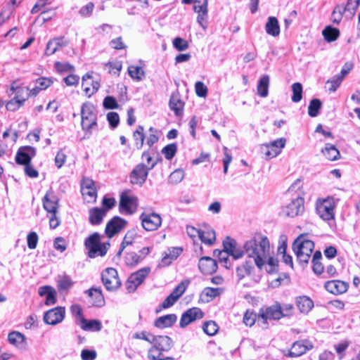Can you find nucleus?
I'll use <instances>...</instances> for the list:
<instances>
[{
	"label": "nucleus",
	"instance_id": "nucleus-36",
	"mask_svg": "<svg viewBox=\"0 0 360 360\" xmlns=\"http://www.w3.org/2000/svg\"><path fill=\"white\" fill-rule=\"evenodd\" d=\"M269 77L264 75L260 78L257 84V93L261 97H266L269 93Z\"/></svg>",
	"mask_w": 360,
	"mask_h": 360
},
{
	"label": "nucleus",
	"instance_id": "nucleus-26",
	"mask_svg": "<svg viewBox=\"0 0 360 360\" xmlns=\"http://www.w3.org/2000/svg\"><path fill=\"white\" fill-rule=\"evenodd\" d=\"M169 108L176 116L182 115L184 103L178 92L172 93L169 99Z\"/></svg>",
	"mask_w": 360,
	"mask_h": 360
},
{
	"label": "nucleus",
	"instance_id": "nucleus-22",
	"mask_svg": "<svg viewBox=\"0 0 360 360\" xmlns=\"http://www.w3.org/2000/svg\"><path fill=\"white\" fill-rule=\"evenodd\" d=\"M58 199L54 193L49 191L43 198V207L49 214L56 213L58 206Z\"/></svg>",
	"mask_w": 360,
	"mask_h": 360
},
{
	"label": "nucleus",
	"instance_id": "nucleus-49",
	"mask_svg": "<svg viewBox=\"0 0 360 360\" xmlns=\"http://www.w3.org/2000/svg\"><path fill=\"white\" fill-rule=\"evenodd\" d=\"M343 9V5H338L333 9L331 15V20L335 24H339L342 18L343 14L345 13Z\"/></svg>",
	"mask_w": 360,
	"mask_h": 360
},
{
	"label": "nucleus",
	"instance_id": "nucleus-47",
	"mask_svg": "<svg viewBox=\"0 0 360 360\" xmlns=\"http://www.w3.org/2000/svg\"><path fill=\"white\" fill-rule=\"evenodd\" d=\"M202 330L209 336H212L217 333L219 326L214 321H208L204 323Z\"/></svg>",
	"mask_w": 360,
	"mask_h": 360
},
{
	"label": "nucleus",
	"instance_id": "nucleus-33",
	"mask_svg": "<svg viewBox=\"0 0 360 360\" xmlns=\"http://www.w3.org/2000/svg\"><path fill=\"white\" fill-rule=\"evenodd\" d=\"M53 83V79L47 77H41L35 81V86L30 91L33 95H37L39 91L46 89Z\"/></svg>",
	"mask_w": 360,
	"mask_h": 360
},
{
	"label": "nucleus",
	"instance_id": "nucleus-18",
	"mask_svg": "<svg viewBox=\"0 0 360 360\" xmlns=\"http://www.w3.org/2000/svg\"><path fill=\"white\" fill-rule=\"evenodd\" d=\"M313 348V345L307 340L295 342L287 356L290 357L300 356Z\"/></svg>",
	"mask_w": 360,
	"mask_h": 360
},
{
	"label": "nucleus",
	"instance_id": "nucleus-3",
	"mask_svg": "<svg viewBox=\"0 0 360 360\" xmlns=\"http://www.w3.org/2000/svg\"><path fill=\"white\" fill-rule=\"evenodd\" d=\"M153 346L148 351V358L152 360L159 359L163 352L169 351L172 345V340L167 335L151 336Z\"/></svg>",
	"mask_w": 360,
	"mask_h": 360
},
{
	"label": "nucleus",
	"instance_id": "nucleus-60",
	"mask_svg": "<svg viewBox=\"0 0 360 360\" xmlns=\"http://www.w3.org/2000/svg\"><path fill=\"white\" fill-rule=\"evenodd\" d=\"M264 264H267L269 267V269H267L268 272L272 273L276 271L278 266V260L271 256L270 251L268 252L267 259H266L264 262Z\"/></svg>",
	"mask_w": 360,
	"mask_h": 360
},
{
	"label": "nucleus",
	"instance_id": "nucleus-2",
	"mask_svg": "<svg viewBox=\"0 0 360 360\" xmlns=\"http://www.w3.org/2000/svg\"><path fill=\"white\" fill-rule=\"evenodd\" d=\"M82 128L89 134L97 127V110L95 106L90 103H84L81 109Z\"/></svg>",
	"mask_w": 360,
	"mask_h": 360
},
{
	"label": "nucleus",
	"instance_id": "nucleus-50",
	"mask_svg": "<svg viewBox=\"0 0 360 360\" xmlns=\"http://www.w3.org/2000/svg\"><path fill=\"white\" fill-rule=\"evenodd\" d=\"M143 131V127L142 126H139L133 134L135 143L139 148H141L143 145L145 139Z\"/></svg>",
	"mask_w": 360,
	"mask_h": 360
},
{
	"label": "nucleus",
	"instance_id": "nucleus-29",
	"mask_svg": "<svg viewBox=\"0 0 360 360\" xmlns=\"http://www.w3.org/2000/svg\"><path fill=\"white\" fill-rule=\"evenodd\" d=\"M89 220L92 225L100 224L106 214V210L103 208L94 207L89 211Z\"/></svg>",
	"mask_w": 360,
	"mask_h": 360
},
{
	"label": "nucleus",
	"instance_id": "nucleus-31",
	"mask_svg": "<svg viewBox=\"0 0 360 360\" xmlns=\"http://www.w3.org/2000/svg\"><path fill=\"white\" fill-rule=\"evenodd\" d=\"M266 32L272 36L278 37L280 34V26L276 17H269L265 25Z\"/></svg>",
	"mask_w": 360,
	"mask_h": 360
},
{
	"label": "nucleus",
	"instance_id": "nucleus-54",
	"mask_svg": "<svg viewBox=\"0 0 360 360\" xmlns=\"http://www.w3.org/2000/svg\"><path fill=\"white\" fill-rule=\"evenodd\" d=\"M128 72L130 77L133 79L140 81L144 75V72L141 67L139 66H129Z\"/></svg>",
	"mask_w": 360,
	"mask_h": 360
},
{
	"label": "nucleus",
	"instance_id": "nucleus-42",
	"mask_svg": "<svg viewBox=\"0 0 360 360\" xmlns=\"http://www.w3.org/2000/svg\"><path fill=\"white\" fill-rule=\"evenodd\" d=\"M25 101V98H19L18 95L8 101L6 104V109L10 111H15L18 110Z\"/></svg>",
	"mask_w": 360,
	"mask_h": 360
},
{
	"label": "nucleus",
	"instance_id": "nucleus-64",
	"mask_svg": "<svg viewBox=\"0 0 360 360\" xmlns=\"http://www.w3.org/2000/svg\"><path fill=\"white\" fill-rule=\"evenodd\" d=\"M72 285V282L70 277L63 276L58 280V288L59 290H68Z\"/></svg>",
	"mask_w": 360,
	"mask_h": 360
},
{
	"label": "nucleus",
	"instance_id": "nucleus-5",
	"mask_svg": "<svg viewBox=\"0 0 360 360\" xmlns=\"http://www.w3.org/2000/svg\"><path fill=\"white\" fill-rule=\"evenodd\" d=\"M86 248L88 250L89 257L94 258L98 256H104L107 252V248L104 244L100 243V236L98 233L90 235L84 242Z\"/></svg>",
	"mask_w": 360,
	"mask_h": 360
},
{
	"label": "nucleus",
	"instance_id": "nucleus-41",
	"mask_svg": "<svg viewBox=\"0 0 360 360\" xmlns=\"http://www.w3.org/2000/svg\"><path fill=\"white\" fill-rule=\"evenodd\" d=\"M135 235H136V233H135L134 231H129L127 232V233L123 239V241L121 243L120 250L117 253V256L120 257L122 255V252L124 250V248L127 246L130 245L133 243Z\"/></svg>",
	"mask_w": 360,
	"mask_h": 360
},
{
	"label": "nucleus",
	"instance_id": "nucleus-34",
	"mask_svg": "<svg viewBox=\"0 0 360 360\" xmlns=\"http://www.w3.org/2000/svg\"><path fill=\"white\" fill-rule=\"evenodd\" d=\"M321 152L323 155L330 161L338 160L340 155L339 150L335 148V146L330 143H326L324 148L322 149Z\"/></svg>",
	"mask_w": 360,
	"mask_h": 360
},
{
	"label": "nucleus",
	"instance_id": "nucleus-4",
	"mask_svg": "<svg viewBox=\"0 0 360 360\" xmlns=\"http://www.w3.org/2000/svg\"><path fill=\"white\" fill-rule=\"evenodd\" d=\"M283 317L281 304L276 303L265 309H261L258 314L257 323L262 328L268 327V320H279Z\"/></svg>",
	"mask_w": 360,
	"mask_h": 360
},
{
	"label": "nucleus",
	"instance_id": "nucleus-32",
	"mask_svg": "<svg viewBox=\"0 0 360 360\" xmlns=\"http://www.w3.org/2000/svg\"><path fill=\"white\" fill-rule=\"evenodd\" d=\"M296 306L301 313L307 314L314 307V302L307 296H300L296 299Z\"/></svg>",
	"mask_w": 360,
	"mask_h": 360
},
{
	"label": "nucleus",
	"instance_id": "nucleus-20",
	"mask_svg": "<svg viewBox=\"0 0 360 360\" xmlns=\"http://www.w3.org/2000/svg\"><path fill=\"white\" fill-rule=\"evenodd\" d=\"M69 41L64 37L54 38L50 40L45 49V54L51 56L55 53L58 50L65 47L68 45Z\"/></svg>",
	"mask_w": 360,
	"mask_h": 360
},
{
	"label": "nucleus",
	"instance_id": "nucleus-12",
	"mask_svg": "<svg viewBox=\"0 0 360 360\" xmlns=\"http://www.w3.org/2000/svg\"><path fill=\"white\" fill-rule=\"evenodd\" d=\"M65 309L63 307H56L44 313L43 319L45 323L55 326L62 322L65 318Z\"/></svg>",
	"mask_w": 360,
	"mask_h": 360
},
{
	"label": "nucleus",
	"instance_id": "nucleus-11",
	"mask_svg": "<svg viewBox=\"0 0 360 360\" xmlns=\"http://www.w3.org/2000/svg\"><path fill=\"white\" fill-rule=\"evenodd\" d=\"M304 198L297 197L287 205L283 207L282 213L289 217H295L302 214L304 210Z\"/></svg>",
	"mask_w": 360,
	"mask_h": 360
},
{
	"label": "nucleus",
	"instance_id": "nucleus-27",
	"mask_svg": "<svg viewBox=\"0 0 360 360\" xmlns=\"http://www.w3.org/2000/svg\"><path fill=\"white\" fill-rule=\"evenodd\" d=\"M86 293H87L92 300V305L101 307L105 304V299L100 288H91V289L86 290Z\"/></svg>",
	"mask_w": 360,
	"mask_h": 360
},
{
	"label": "nucleus",
	"instance_id": "nucleus-25",
	"mask_svg": "<svg viewBox=\"0 0 360 360\" xmlns=\"http://www.w3.org/2000/svg\"><path fill=\"white\" fill-rule=\"evenodd\" d=\"M78 326L85 331L98 332L102 329V323L97 319L82 318Z\"/></svg>",
	"mask_w": 360,
	"mask_h": 360
},
{
	"label": "nucleus",
	"instance_id": "nucleus-63",
	"mask_svg": "<svg viewBox=\"0 0 360 360\" xmlns=\"http://www.w3.org/2000/svg\"><path fill=\"white\" fill-rule=\"evenodd\" d=\"M196 94L199 97H205L207 94V88L202 82H197L195 84Z\"/></svg>",
	"mask_w": 360,
	"mask_h": 360
},
{
	"label": "nucleus",
	"instance_id": "nucleus-53",
	"mask_svg": "<svg viewBox=\"0 0 360 360\" xmlns=\"http://www.w3.org/2000/svg\"><path fill=\"white\" fill-rule=\"evenodd\" d=\"M177 146L175 143L168 144L162 149V153L167 160H171L175 155Z\"/></svg>",
	"mask_w": 360,
	"mask_h": 360
},
{
	"label": "nucleus",
	"instance_id": "nucleus-43",
	"mask_svg": "<svg viewBox=\"0 0 360 360\" xmlns=\"http://www.w3.org/2000/svg\"><path fill=\"white\" fill-rule=\"evenodd\" d=\"M8 340L11 344L20 346L25 342V336L20 332L13 331L8 334Z\"/></svg>",
	"mask_w": 360,
	"mask_h": 360
},
{
	"label": "nucleus",
	"instance_id": "nucleus-57",
	"mask_svg": "<svg viewBox=\"0 0 360 360\" xmlns=\"http://www.w3.org/2000/svg\"><path fill=\"white\" fill-rule=\"evenodd\" d=\"M258 314L252 311H247L243 316V323L248 326H252L257 321Z\"/></svg>",
	"mask_w": 360,
	"mask_h": 360
},
{
	"label": "nucleus",
	"instance_id": "nucleus-15",
	"mask_svg": "<svg viewBox=\"0 0 360 360\" xmlns=\"http://www.w3.org/2000/svg\"><path fill=\"white\" fill-rule=\"evenodd\" d=\"M204 313L200 308L193 307L189 309L182 314L179 323L180 327L184 328L193 321L202 319Z\"/></svg>",
	"mask_w": 360,
	"mask_h": 360
},
{
	"label": "nucleus",
	"instance_id": "nucleus-13",
	"mask_svg": "<svg viewBox=\"0 0 360 360\" xmlns=\"http://www.w3.org/2000/svg\"><path fill=\"white\" fill-rule=\"evenodd\" d=\"M223 247L226 252L234 260L240 259L245 255V249L239 247L237 242L230 237H226L223 241Z\"/></svg>",
	"mask_w": 360,
	"mask_h": 360
},
{
	"label": "nucleus",
	"instance_id": "nucleus-16",
	"mask_svg": "<svg viewBox=\"0 0 360 360\" xmlns=\"http://www.w3.org/2000/svg\"><path fill=\"white\" fill-rule=\"evenodd\" d=\"M314 248V242L304 239L302 236H299L292 244V249L295 253L311 255Z\"/></svg>",
	"mask_w": 360,
	"mask_h": 360
},
{
	"label": "nucleus",
	"instance_id": "nucleus-55",
	"mask_svg": "<svg viewBox=\"0 0 360 360\" xmlns=\"http://www.w3.org/2000/svg\"><path fill=\"white\" fill-rule=\"evenodd\" d=\"M174 47L179 51H184L188 49V43L186 40L181 37H176L172 41Z\"/></svg>",
	"mask_w": 360,
	"mask_h": 360
},
{
	"label": "nucleus",
	"instance_id": "nucleus-19",
	"mask_svg": "<svg viewBox=\"0 0 360 360\" xmlns=\"http://www.w3.org/2000/svg\"><path fill=\"white\" fill-rule=\"evenodd\" d=\"M82 86L84 91L88 97L95 94L100 87V83L93 79L92 75L89 72L82 77Z\"/></svg>",
	"mask_w": 360,
	"mask_h": 360
},
{
	"label": "nucleus",
	"instance_id": "nucleus-51",
	"mask_svg": "<svg viewBox=\"0 0 360 360\" xmlns=\"http://www.w3.org/2000/svg\"><path fill=\"white\" fill-rule=\"evenodd\" d=\"M184 177V172L182 169H176L169 176L168 181L172 184L180 183Z\"/></svg>",
	"mask_w": 360,
	"mask_h": 360
},
{
	"label": "nucleus",
	"instance_id": "nucleus-40",
	"mask_svg": "<svg viewBox=\"0 0 360 360\" xmlns=\"http://www.w3.org/2000/svg\"><path fill=\"white\" fill-rule=\"evenodd\" d=\"M190 281L188 280L182 281L170 293L174 299L177 301L179 297L184 293L187 287L188 286Z\"/></svg>",
	"mask_w": 360,
	"mask_h": 360
},
{
	"label": "nucleus",
	"instance_id": "nucleus-9",
	"mask_svg": "<svg viewBox=\"0 0 360 360\" xmlns=\"http://www.w3.org/2000/svg\"><path fill=\"white\" fill-rule=\"evenodd\" d=\"M155 165L156 162L152 163L150 167L142 163L137 165L130 173L131 184L142 186L147 179L149 170L152 169Z\"/></svg>",
	"mask_w": 360,
	"mask_h": 360
},
{
	"label": "nucleus",
	"instance_id": "nucleus-14",
	"mask_svg": "<svg viewBox=\"0 0 360 360\" xmlns=\"http://www.w3.org/2000/svg\"><path fill=\"white\" fill-rule=\"evenodd\" d=\"M150 272V267H144L131 274L127 281V289L134 290Z\"/></svg>",
	"mask_w": 360,
	"mask_h": 360
},
{
	"label": "nucleus",
	"instance_id": "nucleus-37",
	"mask_svg": "<svg viewBox=\"0 0 360 360\" xmlns=\"http://www.w3.org/2000/svg\"><path fill=\"white\" fill-rule=\"evenodd\" d=\"M322 34L327 41L331 42L335 41L338 38L340 35V30L338 28L328 25L322 31Z\"/></svg>",
	"mask_w": 360,
	"mask_h": 360
},
{
	"label": "nucleus",
	"instance_id": "nucleus-28",
	"mask_svg": "<svg viewBox=\"0 0 360 360\" xmlns=\"http://www.w3.org/2000/svg\"><path fill=\"white\" fill-rule=\"evenodd\" d=\"M287 238L285 236H281L280 237L279 243L280 245L278 248V255H282L283 262L289 265L292 269L293 268L292 258L290 255L286 254Z\"/></svg>",
	"mask_w": 360,
	"mask_h": 360
},
{
	"label": "nucleus",
	"instance_id": "nucleus-10",
	"mask_svg": "<svg viewBox=\"0 0 360 360\" xmlns=\"http://www.w3.org/2000/svg\"><path fill=\"white\" fill-rule=\"evenodd\" d=\"M143 228L147 231L157 230L162 224V218L160 214L152 213H143L140 216Z\"/></svg>",
	"mask_w": 360,
	"mask_h": 360
},
{
	"label": "nucleus",
	"instance_id": "nucleus-35",
	"mask_svg": "<svg viewBox=\"0 0 360 360\" xmlns=\"http://www.w3.org/2000/svg\"><path fill=\"white\" fill-rule=\"evenodd\" d=\"M199 238L205 244L212 245L214 244L216 239L215 232L213 229H207V230H201Z\"/></svg>",
	"mask_w": 360,
	"mask_h": 360
},
{
	"label": "nucleus",
	"instance_id": "nucleus-7",
	"mask_svg": "<svg viewBox=\"0 0 360 360\" xmlns=\"http://www.w3.org/2000/svg\"><path fill=\"white\" fill-rule=\"evenodd\" d=\"M138 207V198L130 194L129 191H125L120 195L119 209L121 213L133 214Z\"/></svg>",
	"mask_w": 360,
	"mask_h": 360
},
{
	"label": "nucleus",
	"instance_id": "nucleus-46",
	"mask_svg": "<svg viewBox=\"0 0 360 360\" xmlns=\"http://www.w3.org/2000/svg\"><path fill=\"white\" fill-rule=\"evenodd\" d=\"M321 108V102L317 98H314L310 101L308 107V113L309 116L314 117L319 115V111Z\"/></svg>",
	"mask_w": 360,
	"mask_h": 360
},
{
	"label": "nucleus",
	"instance_id": "nucleus-23",
	"mask_svg": "<svg viewBox=\"0 0 360 360\" xmlns=\"http://www.w3.org/2000/svg\"><path fill=\"white\" fill-rule=\"evenodd\" d=\"M285 139L281 138L273 142L270 143L269 145L266 146V151L265 155L268 158H272L277 156L281 151V149L285 147Z\"/></svg>",
	"mask_w": 360,
	"mask_h": 360
},
{
	"label": "nucleus",
	"instance_id": "nucleus-39",
	"mask_svg": "<svg viewBox=\"0 0 360 360\" xmlns=\"http://www.w3.org/2000/svg\"><path fill=\"white\" fill-rule=\"evenodd\" d=\"M360 4V0H347L346 6L343 5V9L347 17L352 18Z\"/></svg>",
	"mask_w": 360,
	"mask_h": 360
},
{
	"label": "nucleus",
	"instance_id": "nucleus-21",
	"mask_svg": "<svg viewBox=\"0 0 360 360\" xmlns=\"http://www.w3.org/2000/svg\"><path fill=\"white\" fill-rule=\"evenodd\" d=\"M200 271L204 274H212L217 269V262L210 257H202L198 263Z\"/></svg>",
	"mask_w": 360,
	"mask_h": 360
},
{
	"label": "nucleus",
	"instance_id": "nucleus-1",
	"mask_svg": "<svg viewBox=\"0 0 360 360\" xmlns=\"http://www.w3.org/2000/svg\"><path fill=\"white\" fill-rule=\"evenodd\" d=\"M245 255L259 269H262L264 262L267 259L268 252L270 250L269 241L267 237L257 235L247 240L244 245Z\"/></svg>",
	"mask_w": 360,
	"mask_h": 360
},
{
	"label": "nucleus",
	"instance_id": "nucleus-52",
	"mask_svg": "<svg viewBox=\"0 0 360 360\" xmlns=\"http://www.w3.org/2000/svg\"><path fill=\"white\" fill-rule=\"evenodd\" d=\"M140 258L137 253L134 252H129L124 257V262L128 266H134L141 262Z\"/></svg>",
	"mask_w": 360,
	"mask_h": 360
},
{
	"label": "nucleus",
	"instance_id": "nucleus-45",
	"mask_svg": "<svg viewBox=\"0 0 360 360\" xmlns=\"http://www.w3.org/2000/svg\"><path fill=\"white\" fill-rule=\"evenodd\" d=\"M82 193L88 202H94L96 199L97 192L95 187H84L82 188Z\"/></svg>",
	"mask_w": 360,
	"mask_h": 360
},
{
	"label": "nucleus",
	"instance_id": "nucleus-38",
	"mask_svg": "<svg viewBox=\"0 0 360 360\" xmlns=\"http://www.w3.org/2000/svg\"><path fill=\"white\" fill-rule=\"evenodd\" d=\"M252 261H246L245 263L236 269V275L239 279L243 278L245 276L251 274L253 269Z\"/></svg>",
	"mask_w": 360,
	"mask_h": 360
},
{
	"label": "nucleus",
	"instance_id": "nucleus-56",
	"mask_svg": "<svg viewBox=\"0 0 360 360\" xmlns=\"http://www.w3.org/2000/svg\"><path fill=\"white\" fill-rule=\"evenodd\" d=\"M218 252V257L219 262L222 264V265L226 268L229 269L231 266V263L229 262V256H230L228 253L226 252L224 249L222 251L216 250H214V254Z\"/></svg>",
	"mask_w": 360,
	"mask_h": 360
},
{
	"label": "nucleus",
	"instance_id": "nucleus-62",
	"mask_svg": "<svg viewBox=\"0 0 360 360\" xmlns=\"http://www.w3.org/2000/svg\"><path fill=\"white\" fill-rule=\"evenodd\" d=\"M103 104L106 109H117L119 106L115 98L110 96L104 98Z\"/></svg>",
	"mask_w": 360,
	"mask_h": 360
},
{
	"label": "nucleus",
	"instance_id": "nucleus-8",
	"mask_svg": "<svg viewBox=\"0 0 360 360\" xmlns=\"http://www.w3.org/2000/svg\"><path fill=\"white\" fill-rule=\"evenodd\" d=\"M101 280L105 288L108 291H115L121 285L117 271L114 268H107L101 274Z\"/></svg>",
	"mask_w": 360,
	"mask_h": 360
},
{
	"label": "nucleus",
	"instance_id": "nucleus-17",
	"mask_svg": "<svg viewBox=\"0 0 360 360\" xmlns=\"http://www.w3.org/2000/svg\"><path fill=\"white\" fill-rule=\"evenodd\" d=\"M127 224V221L120 217H115L108 222L105 226V233L109 238L122 230Z\"/></svg>",
	"mask_w": 360,
	"mask_h": 360
},
{
	"label": "nucleus",
	"instance_id": "nucleus-30",
	"mask_svg": "<svg viewBox=\"0 0 360 360\" xmlns=\"http://www.w3.org/2000/svg\"><path fill=\"white\" fill-rule=\"evenodd\" d=\"M176 320L177 316L175 314H167L158 318L155 321V326L159 328L171 327Z\"/></svg>",
	"mask_w": 360,
	"mask_h": 360
},
{
	"label": "nucleus",
	"instance_id": "nucleus-6",
	"mask_svg": "<svg viewBox=\"0 0 360 360\" xmlns=\"http://www.w3.org/2000/svg\"><path fill=\"white\" fill-rule=\"evenodd\" d=\"M335 202L333 198L319 200L316 204L317 214L324 221L334 218Z\"/></svg>",
	"mask_w": 360,
	"mask_h": 360
},
{
	"label": "nucleus",
	"instance_id": "nucleus-24",
	"mask_svg": "<svg viewBox=\"0 0 360 360\" xmlns=\"http://www.w3.org/2000/svg\"><path fill=\"white\" fill-rule=\"evenodd\" d=\"M327 291L334 295L342 294L347 290L348 285L346 282L334 280L327 281L325 284Z\"/></svg>",
	"mask_w": 360,
	"mask_h": 360
},
{
	"label": "nucleus",
	"instance_id": "nucleus-48",
	"mask_svg": "<svg viewBox=\"0 0 360 360\" xmlns=\"http://www.w3.org/2000/svg\"><path fill=\"white\" fill-rule=\"evenodd\" d=\"M292 101L294 103L300 102L302 98V85L299 82L294 83L292 85Z\"/></svg>",
	"mask_w": 360,
	"mask_h": 360
},
{
	"label": "nucleus",
	"instance_id": "nucleus-58",
	"mask_svg": "<svg viewBox=\"0 0 360 360\" xmlns=\"http://www.w3.org/2000/svg\"><path fill=\"white\" fill-rule=\"evenodd\" d=\"M342 79H343L342 78V77L338 75H335L331 79H328L327 81V84H330V86L328 88V90L330 92H335L340 85Z\"/></svg>",
	"mask_w": 360,
	"mask_h": 360
},
{
	"label": "nucleus",
	"instance_id": "nucleus-59",
	"mask_svg": "<svg viewBox=\"0 0 360 360\" xmlns=\"http://www.w3.org/2000/svg\"><path fill=\"white\" fill-rule=\"evenodd\" d=\"M70 310L72 315L75 317L76 323L78 325L81 322V319L84 318L81 306L79 304H73L71 306Z\"/></svg>",
	"mask_w": 360,
	"mask_h": 360
},
{
	"label": "nucleus",
	"instance_id": "nucleus-44",
	"mask_svg": "<svg viewBox=\"0 0 360 360\" xmlns=\"http://www.w3.org/2000/svg\"><path fill=\"white\" fill-rule=\"evenodd\" d=\"M15 161L19 165H26L30 162L31 156L24 150V148H20L16 154Z\"/></svg>",
	"mask_w": 360,
	"mask_h": 360
},
{
	"label": "nucleus",
	"instance_id": "nucleus-61",
	"mask_svg": "<svg viewBox=\"0 0 360 360\" xmlns=\"http://www.w3.org/2000/svg\"><path fill=\"white\" fill-rule=\"evenodd\" d=\"M27 246L30 249H35L38 243V236L35 232H30L27 236Z\"/></svg>",
	"mask_w": 360,
	"mask_h": 360
}]
</instances>
